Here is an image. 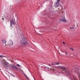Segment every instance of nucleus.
I'll use <instances>...</instances> for the list:
<instances>
[{"label":"nucleus","mask_w":80,"mask_h":80,"mask_svg":"<svg viewBox=\"0 0 80 80\" xmlns=\"http://www.w3.org/2000/svg\"><path fill=\"white\" fill-rule=\"evenodd\" d=\"M58 68H61V69L62 71H64L65 72H66V73H68V75H70V74L69 72V71L67 70V68H65L60 67V66H58Z\"/></svg>","instance_id":"1"},{"label":"nucleus","mask_w":80,"mask_h":80,"mask_svg":"<svg viewBox=\"0 0 80 80\" xmlns=\"http://www.w3.org/2000/svg\"><path fill=\"white\" fill-rule=\"evenodd\" d=\"M61 18L60 19V21L61 22H67V21L66 20L65 18V16L63 15H62L61 16Z\"/></svg>","instance_id":"2"},{"label":"nucleus","mask_w":80,"mask_h":80,"mask_svg":"<svg viewBox=\"0 0 80 80\" xmlns=\"http://www.w3.org/2000/svg\"><path fill=\"white\" fill-rule=\"evenodd\" d=\"M22 41H21V43H22V44L23 45H25V44H27V42L26 41V39H24V40L22 39Z\"/></svg>","instance_id":"3"},{"label":"nucleus","mask_w":80,"mask_h":80,"mask_svg":"<svg viewBox=\"0 0 80 80\" xmlns=\"http://www.w3.org/2000/svg\"><path fill=\"white\" fill-rule=\"evenodd\" d=\"M8 44H7L8 45H13V41H12L11 40H10L8 42Z\"/></svg>","instance_id":"4"},{"label":"nucleus","mask_w":80,"mask_h":80,"mask_svg":"<svg viewBox=\"0 0 80 80\" xmlns=\"http://www.w3.org/2000/svg\"><path fill=\"white\" fill-rule=\"evenodd\" d=\"M10 23L11 24H12V25H15V22L13 21L12 20H10Z\"/></svg>","instance_id":"5"},{"label":"nucleus","mask_w":80,"mask_h":80,"mask_svg":"<svg viewBox=\"0 0 80 80\" xmlns=\"http://www.w3.org/2000/svg\"><path fill=\"white\" fill-rule=\"evenodd\" d=\"M11 67H12V68H13L15 69V70H18V68L17 67H16V66L14 65L11 66Z\"/></svg>","instance_id":"6"},{"label":"nucleus","mask_w":80,"mask_h":80,"mask_svg":"<svg viewBox=\"0 0 80 80\" xmlns=\"http://www.w3.org/2000/svg\"><path fill=\"white\" fill-rule=\"evenodd\" d=\"M2 42L3 43H4V44H5L6 43H7V41H6V40H5V39L2 40Z\"/></svg>","instance_id":"7"},{"label":"nucleus","mask_w":80,"mask_h":80,"mask_svg":"<svg viewBox=\"0 0 80 80\" xmlns=\"http://www.w3.org/2000/svg\"><path fill=\"white\" fill-rule=\"evenodd\" d=\"M52 65H59V62H54L51 63Z\"/></svg>","instance_id":"8"},{"label":"nucleus","mask_w":80,"mask_h":80,"mask_svg":"<svg viewBox=\"0 0 80 80\" xmlns=\"http://www.w3.org/2000/svg\"><path fill=\"white\" fill-rule=\"evenodd\" d=\"M54 5L56 7H58L59 5V3L56 2V3L54 4Z\"/></svg>","instance_id":"9"},{"label":"nucleus","mask_w":80,"mask_h":80,"mask_svg":"<svg viewBox=\"0 0 80 80\" xmlns=\"http://www.w3.org/2000/svg\"><path fill=\"white\" fill-rule=\"evenodd\" d=\"M3 65L5 67H8V64L6 62H4L3 63Z\"/></svg>","instance_id":"10"},{"label":"nucleus","mask_w":80,"mask_h":80,"mask_svg":"<svg viewBox=\"0 0 80 80\" xmlns=\"http://www.w3.org/2000/svg\"><path fill=\"white\" fill-rule=\"evenodd\" d=\"M65 56L66 57H68V52H66L65 53Z\"/></svg>","instance_id":"11"},{"label":"nucleus","mask_w":80,"mask_h":80,"mask_svg":"<svg viewBox=\"0 0 80 80\" xmlns=\"http://www.w3.org/2000/svg\"><path fill=\"white\" fill-rule=\"evenodd\" d=\"M59 6H60V7H61V9L62 10V4H59Z\"/></svg>","instance_id":"12"},{"label":"nucleus","mask_w":80,"mask_h":80,"mask_svg":"<svg viewBox=\"0 0 80 80\" xmlns=\"http://www.w3.org/2000/svg\"><path fill=\"white\" fill-rule=\"evenodd\" d=\"M0 57L1 58H3V57H4V56H3V55H0Z\"/></svg>","instance_id":"13"},{"label":"nucleus","mask_w":80,"mask_h":80,"mask_svg":"<svg viewBox=\"0 0 80 80\" xmlns=\"http://www.w3.org/2000/svg\"><path fill=\"white\" fill-rule=\"evenodd\" d=\"M61 3H64V1H62L61 2Z\"/></svg>","instance_id":"14"},{"label":"nucleus","mask_w":80,"mask_h":80,"mask_svg":"<svg viewBox=\"0 0 80 80\" xmlns=\"http://www.w3.org/2000/svg\"><path fill=\"white\" fill-rule=\"evenodd\" d=\"M70 29H71V30L72 29H73V28H72L71 27L70 28Z\"/></svg>","instance_id":"15"},{"label":"nucleus","mask_w":80,"mask_h":80,"mask_svg":"<svg viewBox=\"0 0 80 80\" xmlns=\"http://www.w3.org/2000/svg\"><path fill=\"white\" fill-rule=\"evenodd\" d=\"M60 2V0H58L57 2L58 3H59L58 2Z\"/></svg>","instance_id":"16"},{"label":"nucleus","mask_w":80,"mask_h":80,"mask_svg":"<svg viewBox=\"0 0 80 80\" xmlns=\"http://www.w3.org/2000/svg\"><path fill=\"white\" fill-rule=\"evenodd\" d=\"M17 66H18V67H20V65H18V64H17Z\"/></svg>","instance_id":"17"},{"label":"nucleus","mask_w":80,"mask_h":80,"mask_svg":"<svg viewBox=\"0 0 80 80\" xmlns=\"http://www.w3.org/2000/svg\"><path fill=\"white\" fill-rule=\"evenodd\" d=\"M70 49H71V50H72V51H73V49L72 48H71Z\"/></svg>","instance_id":"18"},{"label":"nucleus","mask_w":80,"mask_h":80,"mask_svg":"<svg viewBox=\"0 0 80 80\" xmlns=\"http://www.w3.org/2000/svg\"><path fill=\"white\" fill-rule=\"evenodd\" d=\"M42 32H44V29H42Z\"/></svg>","instance_id":"19"},{"label":"nucleus","mask_w":80,"mask_h":80,"mask_svg":"<svg viewBox=\"0 0 80 80\" xmlns=\"http://www.w3.org/2000/svg\"><path fill=\"white\" fill-rule=\"evenodd\" d=\"M10 25V26H11V27H12V24H11Z\"/></svg>","instance_id":"20"},{"label":"nucleus","mask_w":80,"mask_h":80,"mask_svg":"<svg viewBox=\"0 0 80 80\" xmlns=\"http://www.w3.org/2000/svg\"><path fill=\"white\" fill-rule=\"evenodd\" d=\"M63 44H65V42H63Z\"/></svg>","instance_id":"21"},{"label":"nucleus","mask_w":80,"mask_h":80,"mask_svg":"<svg viewBox=\"0 0 80 80\" xmlns=\"http://www.w3.org/2000/svg\"><path fill=\"white\" fill-rule=\"evenodd\" d=\"M49 66H51V65H50V64H49Z\"/></svg>","instance_id":"22"},{"label":"nucleus","mask_w":80,"mask_h":80,"mask_svg":"<svg viewBox=\"0 0 80 80\" xmlns=\"http://www.w3.org/2000/svg\"><path fill=\"white\" fill-rule=\"evenodd\" d=\"M49 69H50V70H51V68H49Z\"/></svg>","instance_id":"23"},{"label":"nucleus","mask_w":80,"mask_h":80,"mask_svg":"<svg viewBox=\"0 0 80 80\" xmlns=\"http://www.w3.org/2000/svg\"><path fill=\"white\" fill-rule=\"evenodd\" d=\"M48 69L49 70V68H48Z\"/></svg>","instance_id":"24"},{"label":"nucleus","mask_w":80,"mask_h":80,"mask_svg":"<svg viewBox=\"0 0 80 80\" xmlns=\"http://www.w3.org/2000/svg\"><path fill=\"white\" fill-rule=\"evenodd\" d=\"M25 77H27L26 76H25V75H24Z\"/></svg>","instance_id":"25"},{"label":"nucleus","mask_w":80,"mask_h":80,"mask_svg":"<svg viewBox=\"0 0 80 80\" xmlns=\"http://www.w3.org/2000/svg\"><path fill=\"white\" fill-rule=\"evenodd\" d=\"M58 10H60V9L58 8Z\"/></svg>","instance_id":"26"}]
</instances>
